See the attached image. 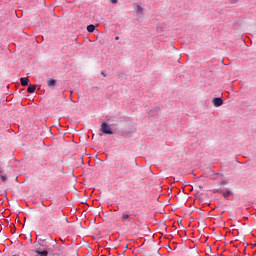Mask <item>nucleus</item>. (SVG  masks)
Masks as SVG:
<instances>
[{
    "label": "nucleus",
    "mask_w": 256,
    "mask_h": 256,
    "mask_svg": "<svg viewBox=\"0 0 256 256\" xmlns=\"http://www.w3.org/2000/svg\"><path fill=\"white\" fill-rule=\"evenodd\" d=\"M42 225L45 227H52L57 231H63L69 221L65 216L59 215L53 208L46 209L41 217Z\"/></svg>",
    "instance_id": "nucleus-1"
},
{
    "label": "nucleus",
    "mask_w": 256,
    "mask_h": 256,
    "mask_svg": "<svg viewBox=\"0 0 256 256\" xmlns=\"http://www.w3.org/2000/svg\"><path fill=\"white\" fill-rule=\"evenodd\" d=\"M132 216L133 214L131 213V211H125L122 213L120 220L122 221V223H124V225H127L131 222Z\"/></svg>",
    "instance_id": "nucleus-2"
},
{
    "label": "nucleus",
    "mask_w": 256,
    "mask_h": 256,
    "mask_svg": "<svg viewBox=\"0 0 256 256\" xmlns=\"http://www.w3.org/2000/svg\"><path fill=\"white\" fill-rule=\"evenodd\" d=\"M101 131L102 133H104L105 135H113V130H111V126H109V124L103 122L101 124Z\"/></svg>",
    "instance_id": "nucleus-3"
},
{
    "label": "nucleus",
    "mask_w": 256,
    "mask_h": 256,
    "mask_svg": "<svg viewBox=\"0 0 256 256\" xmlns=\"http://www.w3.org/2000/svg\"><path fill=\"white\" fill-rule=\"evenodd\" d=\"M41 244H36V249H35V253H37V255H41V256H48L49 255V251H47L46 249H42L40 248Z\"/></svg>",
    "instance_id": "nucleus-4"
},
{
    "label": "nucleus",
    "mask_w": 256,
    "mask_h": 256,
    "mask_svg": "<svg viewBox=\"0 0 256 256\" xmlns=\"http://www.w3.org/2000/svg\"><path fill=\"white\" fill-rule=\"evenodd\" d=\"M118 171L119 173H122V175H127L129 173V166L125 163H121Z\"/></svg>",
    "instance_id": "nucleus-5"
},
{
    "label": "nucleus",
    "mask_w": 256,
    "mask_h": 256,
    "mask_svg": "<svg viewBox=\"0 0 256 256\" xmlns=\"http://www.w3.org/2000/svg\"><path fill=\"white\" fill-rule=\"evenodd\" d=\"M212 103L214 107H221L223 105V99L222 98H213Z\"/></svg>",
    "instance_id": "nucleus-6"
},
{
    "label": "nucleus",
    "mask_w": 256,
    "mask_h": 256,
    "mask_svg": "<svg viewBox=\"0 0 256 256\" xmlns=\"http://www.w3.org/2000/svg\"><path fill=\"white\" fill-rule=\"evenodd\" d=\"M20 81H21V85L23 87H27V85H29V78H27V77L21 78Z\"/></svg>",
    "instance_id": "nucleus-7"
},
{
    "label": "nucleus",
    "mask_w": 256,
    "mask_h": 256,
    "mask_svg": "<svg viewBox=\"0 0 256 256\" xmlns=\"http://www.w3.org/2000/svg\"><path fill=\"white\" fill-rule=\"evenodd\" d=\"M35 89H37V86L36 85H30L27 89V92L28 93H35Z\"/></svg>",
    "instance_id": "nucleus-8"
},
{
    "label": "nucleus",
    "mask_w": 256,
    "mask_h": 256,
    "mask_svg": "<svg viewBox=\"0 0 256 256\" xmlns=\"http://www.w3.org/2000/svg\"><path fill=\"white\" fill-rule=\"evenodd\" d=\"M93 31H95V25L90 24L87 26V32L88 33H93Z\"/></svg>",
    "instance_id": "nucleus-9"
},
{
    "label": "nucleus",
    "mask_w": 256,
    "mask_h": 256,
    "mask_svg": "<svg viewBox=\"0 0 256 256\" xmlns=\"http://www.w3.org/2000/svg\"><path fill=\"white\" fill-rule=\"evenodd\" d=\"M57 81L55 79H50L48 80V87H54V85H56Z\"/></svg>",
    "instance_id": "nucleus-10"
},
{
    "label": "nucleus",
    "mask_w": 256,
    "mask_h": 256,
    "mask_svg": "<svg viewBox=\"0 0 256 256\" xmlns=\"http://www.w3.org/2000/svg\"><path fill=\"white\" fill-rule=\"evenodd\" d=\"M232 193H233V192H231L230 190H228V191H226V192L223 193V197H225V199H227V197H228L229 195H232Z\"/></svg>",
    "instance_id": "nucleus-11"
},
{
    "label": "nucleus",
    "mask_w": 256,
    "mask_h": 256,
    "mask_svg": "<svg viewBox=\"0 0 256 256\" xmlns=\"http://www.w3.org/2000/svg\"><path fill=\"white\" fill-rule=\"evenodd\" d=\"M0 179H1V181H7V176H5V175H0Z\"/></svg>",
    "instance_id": "nucleus-12"
},
{
    "label": "nucleus",
    "mask_w": 256,
    "mask_h": 256,
    "mask_svg": "<svg viewBox=\"0 0 256 256\" xmlns=\"http://www.w3.org/2000/svg\"><path fill=\"white\" fill-rule=\"evenodd\" d=\"M110 1L113 3V5H117V3H118L117 0H110Z\"/></svg>",
    "instance_id": "nucleus-13"
},
{
    "label": "nucleus",
    "mask_w": 256,
    "mask_h": 256,
    "mask_svg": "<svg viewBox=\"0 0 256 256\" xmlns=\"http://www.w3.org/2000/svg\"><path fill=\"white\" fill-rule=\"evenodd\" d=\"M220 185H227V181L220 182Z\"/></svg>",
    "instance_id": "nucleus-14"
},
{
    "label": "nucleus",
    "mask_w": 256,
    "mask_h": 256,
    "mask_svg": "<svg viewBox=\"0 0 256 256\" xmlns=\"http://www.w3.org/2000/svg\"><path fill=\"white\" fill-rule=\"evenodd\" d=\"M101 75H102L103 77H107V74H105V72H101Z\"/></svg>",
    "instance_id": "nucleus-15"
},
{
    "label": "nucleus",
    "mask_w": 256,
    "mask_h": 256,
    "mask_svg": "<svg viewBox=\"0 0 256 256\" xmlns=\"http://www.w3.org/2000/svg\"><path fill=\"white\" fill-rule=\"evenodd\" d=\"M115 40H116V41H119V36H116V37H115Z\"/></svg>",
    "instance_id": "nucleus-16"
},
{
    "label": "nucleus",
    "mask_w": 256,
    "mask_h": 256,
    "mask_svg": "<svg viewBox=\"0 0 256 256\" xmlns=\"http://www.w3.org/2000/svg\"><path fill=\"white\" fill-rule=\"evenodd\" d=\"M138 9H141V6H138Z\"/></svg>",
    "instance_id": "nucleus-17"
}]
</instances>
